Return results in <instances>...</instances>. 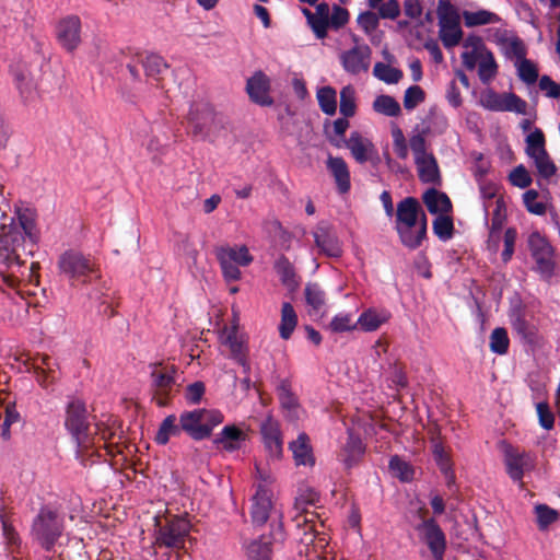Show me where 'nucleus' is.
<instances>
[{"instance_id": "1", "label": "nucleus", "mask_w": 560, "mask_h": 560, "mask_svg": "<svg viewBox=\"0 0 560 560\" xmlns=\"http://www.w3.org/2000/svg\"><path fill=\"white\" fill-rule=\"evenodd\" d=\"M399 240L409 249H417L427 237L428 218L415 197H406L397 203L396 226Z\"/></svg>"}, {"instance_id": "2", "label": "nucleus", "mask_w": 560, "mask_h": 560, "mask_svg": "<svg viewBox=\"0 0 560 560\" xmlns=\"http://www.w3.org/2000/svg\"><path fill=\"white\" fill-rule=\"evenodd\" d=\"M90 412L80 398H71L66 406L65 427L82 452L95 446V436L91 432Z\"/></svg>"}, {"instance_id": "3", "label": "nucleus", "mask_w": 560, "mask_h": 560, "mask_svg": "<svg viewBox=\"0 0 560 560\" xmlns=\"http://www.w3.org/2000/svg\"><path fill=\"white\" fill-rule=\"evenodd\" d=\"M155 540L154 545L162 549L179 551L185 549V544L189 539L191 524L184 516L170 515L164 520L155 518Z\"/></svg>"}, {"instance_id": "4", "label": "nucleus", "mask_w": 560, "mask_h": 560, "mask_svg": "<svg viewBox=\"0 0 560 560\" xmlns=\"http://www.w3.org/2000/svg\"><path fill=\"white\" fill-rule=\"evenodd\" d=\"M179 421L189 438L202 441L212 435L214 428L224 421V416L218 409L196 408L183 411Z\"/></svg>"}, {"instance_id": "5", "label": "nucleus", "mask_w": 560, "mask_h": 560, "mask_svg": "<svg viewBox=\"0 0 560 560\" xmlns=\"http://www.w3.org/2000/svg\"><path fill=\"white\" fill-rule=\"evenodd\" d=\"M58 267L60 272L72 281L86 283L100 277L95 261L90 256L72 249L60 255Z\"/></svg>"}, {"instance_id": "6", "label": "nucleus", "mask_w": 560, "mask_h": 560, "mask_svg": "<svg viewBox=\"0 0 560 560\" xmlns=\"http://www.w3.org/2000/svg\"><path fill=\"white\" fill-rule=\"evenodd\" d=\"M63 532L62 520L50 509L42 508L32 524V536L50 551Z\"/></svg>"}, {"instance_id": "7", "label": "nucleus", "mask_w": 560, "mask_h": 560, "mask_svg": "<svg viewBox=\"0 0 560 560\" xmlns=\"http://www.w3.org/2000/svg\"><path fill=\"white\" fill-rule=\"evenodd\" d=\"M528 248L535 261L533 270L545 279L549 280L555 273V248L549 241L539 232H532L528 236Z\"/></svg>"}, {"instance_id": "8", "label": "nucleus", "mask_w": 560, "mask_h": 560, "mask_svg": "<svg viewBox=\"0 0 560 560\" xmlns=\"http://www.w3.org/2000/svg\"><path fill=\"white\" fill-rule=\"evenodd\" d=\"M177 369L175 365L155 364L151 372L153 400L159 407H165L174 396Z\"/></svg>"}, {"instance_id": "9", "label": "nucleus", "mask_w": 560, "mask_h": 560, "mask_svg": "<svg viewBox=\"0 0 560 560\" xmlns=\"http://www.w3.org/2000/svg\"><path fill=\"white\" fill-rule=\"evenodd\" d=\"M24 243V235L15 225L8 230L2 225V233L0 234L1 262L8 268L22 267L24 265L22 253H26Z\"/></svg>"}, {"instance_id": "10", "label": "nucleus", "mask_w": 560, "mask_h": 560, "mask_svg": "<svg viewBox=\"0 0 560 560\" xmlns=\"http://www.w3.org/2000/svg\"><path fill=\"white\" fill-rule=\"evenodd\" d=\"M422 542L427 545L434 560H444L446 536L433 517L424 518L416 526Z\"/></svg>"}, {"instance_id": "11", "label": "nucleus", "mask_w": 560, "mask_h": 560, "mask_svg": "<svg viewBox=\"0 0 560 560\" xmlns=\"http://www.w3.org/2000/svg\"><path fill=\"white\" fill-rule=\"evenodd\" d=\"M372 49L366 44H355L340 55L343 70L352 75L368 72L371 65Z\"/></svg>"}, {"instance_id": "12", "label": "nucleus", "mask_w": 560, "mask_h": 560, "mask_svg": "<svg viewBox=\"0 0 560 560\" xmlns=\"http://www.w3.org/2000/svg\"><path fill=\"white\" fill-rule=\"evenodd\" d=\"M260 434L268 456L272 459H280L283 454V438L280 423L268 416L260 423Z\"/></svg>"}, {"instance_id": "13", "label": "nucleus", "mask_w": 560, "mask_h": 560, "mask_svg": "<svg viewBox=\"0 0 560 560\" xmlns=\"http://www.w3.org/2000/svg\"><path fill=\"white\" fill-rule=\"evenodd\" d=\"M316 246L320 253L328 257H340L342 255L341 243L334 228L326 221H320L313 231Z\"/></svg>"}, {"instance_id": "14", "label": "nucleus", "mask_w": 560, "mask_h": 560, "mask_svg": "<svg viewBox=\"0 0 560 560\" xmlns=\"http://www.w3.org/2000/svg\"><path fill=\"white\" fill-rule=\"evenodd\" d=\"M188 119L192 125L194 135L205 137L214 126L215 113L209 103L196 102L190 107Z\"/></svg>"}, {"instance_id": "15", "label": "nucleus", "mask_w": 560, "mask_h": 560, "mask_svg": "<svg viewBox=\"0 0 560 560\" xmlns=\"http://www.w3.org/2000/svg\"><path fill=\"white\" fill-rule=\"evenodd\" d=\"M57 39L67 51H74L81 44V20L78 15H68L57 26Z\"/></svg>"}, {"instance_id": "16", "label": "nucleus", "mask_w": 560, "mask_h": 560, "mask_svg": "<svg viewBox=\"0 0 560 560\" xmlns=\"http://www.w3.org/2000/svg\"><path fill=\"white\" fill-rule=\"evenodd\" d=\"M343 144L351 152L353 159L363 164L368 161L376 164L378 162L377 150L373 142L363 137L359 131H352L350 137L343 141Z\"/></svg>"}, {"instance_id": "17", "label": "nucleus", "mask_w": 560, "mask_h": 560, "mask_svg": "<svg viewBox=\"0 0 560 560\" xmlns=\"http://www.w3.org/2000/svg\"><path fill=\"white\" fill-rule=\"evenodd\" d=\"M504 464L506 472L513 481L521 482L525 470L533 467V459L529 453L520 452L509 446L504 452Z\"/></svg>"}, {"instance_id": "18", "label": "nucleus", "mask_w": 560, "mask_h": 560, "mask_svg": "<svg viewBox=\"0 0 560 560\" xmlns=\"http://www.w3.org/2000/svg\"><path fill=\"white\" fill-rule=\"evenodd\" d=\"M270 80L262 72L257 71L247 80L246 92L249 98L261 106H270L273 104L272 97L269 95Z\"/></svg>"}, {"instance_id": "19", "label": "nucleus", "mask_w": 560, "mask_h": 560, "mask_svg": "<svg viewBox=\"0 0 560 560\" xmlns=\"http://www.w3.org/2000/svg\"><path fill=\"white\" fill-rule=\"evenodd\" d=\"M272 508L271 493L262 485L257 487L256 493L253 498L252 504V522L256 526H262L269 518L270 511Z\"/></svg>"}, {"instance_id": "20", "label": "nucleus", "mask_w": 560, "mask_h": 560, "mask_svg": "<svg viewBox=\"0 0 560 560\" xmlns=\"http://www.w3.org/2000/svg\"><path fill=\"white\" fill-rule=\"evenodd\" d=\"M136 60L144 70L148 79L154 80L158 84L162 80V74L168 69L164 58L153 52H138Z\"/></svg>"}, {"instance_id": "21", "label": "nucleus", "mask_w": 560, "mask_h": 560, "mask_svg": "<svg viewBox=\"0 0 560 560\" xmlns=\"http://www.w3.org/2000/svg\"><path fill=\"white\" fill-rule=\"evenodd\" d=\"M418 177L423 184L441 185V173L433 154L415 160Z\"/></svg>"}, {"instance_id": "22", "label": "nucleus", "mask_w": 560, "mask_h": 560, "mask_svg": "<svg viewBox=\"0 0 560 560\" xmlns=\"http://www.w3.org/2000/svg\"><path fill=\"white\" fill-rule=\"evenodd\" d=\"M328 171L335 178L337 188L340 194H346L350 190V172L346 161L339 156L329 155L326 162Z\"/></svg>"}, {"instance_id": "23", "label": "nucleus", "mask_w": 560, "mask_h": 560, "mask_svg": "<svg viewBox=\"0 0 560 560\" xmlns=\"http://www.w3.org/2000/svg\"><path fill=\"white\" fill-rule=\"evenodd\" d=\"M224 343L230 349L231 358L244 369V373H249L250 366L247 358L248 350L244 341L238 338L237 330L235 328L229 331L224 339Z\"/></svg>"}, {"instance_id": "24", "label": "nucleus", "mask_w": 560, "mask_h": 560, "mask_svg": "<svg viewBox=\"0 0 560 560\" xmlns=\"http://www.w3.org/2000/svg\"><path fill=\"white\" fill-rule=\"evenodd\" d=\"M304 299L310 315L324 312L327 296L322 285L317 282H307L304 288Z\"/></svg>"}, {"instance_id": "25", "label": "nucleus", "mask_w": 560, "mask_h": 560, "mask_svg": "<svg viewBox=\"0 0 560 560\" xmlns=\"http://www.w3.org/2000/svg\"><path fill=\"white\" fill-rule=\"evenodd\" d=\"M245 433L234 424L225 425L213 439V444L221 445L226 452L237 451L240 443L245 440Z\"/></svg>"}, {"instance_id": "26", "label": "nucleus", "mask_w": 560, "mask_h": 560, "mask_svg": "<svg viewBox=\"0 0 560 560\" xmlns=\"http://www.w3.org/2000/svg\"><path fill=\"white\" fill-rule=\"evenodd\" d=\"M365 452V446L361 440V438L353 433V431H348L347 442L343 445L341 456L345 465L348 468H351L355 465L360 458L363 456Z\"/></svg>"}, {"instance_id": "27", "label": "nucleus", "mask_w": 560, "mask_h": 560, "mask_svg": "<svg viewBox=\"0 0 560 560\" xmlns=\"http://www.w3.org/2000/svg\"><path fill=\"white\" fill-rule=\"evenodd\" d=\"M422 200L427 206L428 211L432 214H443L452 211V202L448 196L435 188L428 189L423 194Z\"/></svg>"}, {"instance_id": "28", "label": "nucleus", "mask_w": 560, "mask_h": 560, "mask_svg": "<svg viewBox=\"0 0 560 560\" xmlns=\"http://www.w3.org/2000/svg\"><path fill=\"white\" fill-rule=\"evenodd\" d=\"M289 450L292 452L294 462L298 466L314 464L312 447L306 433H300L296 440L290 442Z\"/></svg>"}, {"instance_id": "29", "label": "nucleus", "mask_w": 560, "mask_h": 560, "mask_svg": "<svg viewBox=\"0 0 560 560\" xmlns=\"http://www.w3.org/2000/svg\"><path fill=\"white\" fill-rule=\"evenodd\" d=\"M182 432H184V429L182 428L179 418L177 419L175 415H168L161 422L154 441L159 445H166L171 438H178L180 436Z\"/></svg>"}, {"instance_id": "30", "label": "nucleus", "mask_w": 560, "mask_h": 560, "mask_svg": "<svg viewBox=\"0 0 560 560\" xmlns=\"http://www.w3.org/2000/svg\"><path fill=\"white\" fill-rule=\"evenodd\" d=\"M272 538L261 535L258 539L253 540L246 548L248 560H271L272 556Z\"/></svg>"}, {"instance_id": "31", "label": "nucleus", "mask_w": 560, "mask_h": 560, "mask_svg": "<svg viewBox=\"0 0 560 560\" xmlns=\"http://www.w3.org/2000/svg\"><path fill=\"white\" fill-rule=\"evenodd\" d=\"M55 365L54 360L46 355H38L36 362L34 363V372L37 378V382L43 386L47 387L55 380Z\"/></svg>"}, {"instance_id": "32", "label": "nucleus", "mask_w": 560, "mask_h": 560, "mask_svg": "<svg viewBox=\"0 0 560 560\" xmlns=\"http://www.w3.org/2000/svg\"><path fill=\"white\" fill-rule=\"evenodd\" d=\"M18 219L20 226L16 228L22 232L25 240L28 238L33 248L38 241V232L33 212L28 209L19 210Z\"/></svg>"}, {"instance_id": "33", "label": "nucleus", "mask_w": 560, "mask_h": 560, "mask_svg": "<svg viewBox=\"0 0 560 560\" xmlns=\"http://www.w3.org/2000/svg\"><path fill=\"white\" fill-rule=\"evenodd\" d=\"M298 325V315L291 303L284 302L281 307V319L279 324V335L288 340Z\"/></svg>"}, {"instance_id": "34", "label": "nucleus", "mask_w": 560, "mask_h": 560, "mask_svg": "<svg viewBox=\"0 0 560 560\" xmlns=\"http://www.w3.org/2000/svg\"><path fill=\"white\" fill-rule=\"evenodd\" d=\"M217 257H223L225 260L236 264L238 266H248L253 261V256L249 254L248 248L242 245L238 248L225 246L217 250Z\"/></svg>"}, {"instance_id": "35", "label": "nucleus", "mask_w": 560, "mask_h": 560, "mask_svg": "<svg viewBox=\"0 0 560 560\" xmlns=\"http://www.w3.org/2000/svg\"><path fill=\"white\" fill-rule=\"evenodd\" d=\"M389 315L386 312H377L373 308L364 311L357 320V326L364 331H375L386 323Z\"/></svg>"}, {"instance_id": "36", "label": "nucleus", "mask_w": 560, "mask_h": 560, "mask_svg": "<svg viewBox=\"0 0 560 560\" xmlns=\"http://www.w3.org/2000/svg\"><path fill=\"white\" fill-rule=\"evenodd\" d=\"M433 444V456L434 459L440 468V470L446 476L447 478V485L450 486L451 482L454 480V475L452 471V463L451 458L445 451L442 441L439 438L432 439Z\"/></svg>"}, {"instance_id": "37", "label": "nucleus", "mask_w": 560, "mask_h": 560, "mask_svg": "<svg viewBox=\"0 0 560 560\" xmlns=\"http://www.w3.org/2000/svg\"><path fill=\"white\" fill-rule=\"evenodd\" d=\"M275 270L280 277V281L290 290H294L298 287L296 275L293 265L290 260L281 255L275 262Z\"/></svg>"}, {"instance_id": "38", "label": "nucleus", "mask_w": 560, "mask_h": 560, "mask_svg": "<svg viewBox=\"0 0 560 560\" xmlns=\"http://www.w3.org/2000/svg\"><path fill=\"white\" fill-rule=\"evenodd\" d=\"M512 329L525 341L528 343H534L537 339V328L536 326L528 322L524 315L516 314L511 320Z\"/></svg>"}, {"instance_id": "39", "label": "nucleus", "mask_w": 560, "mask_h": 560, "mask_svg": "<svg viewBox=\"0 0 560 560\" xmlns=\"http://www.w3.org/2000/svg\"><path fill=\"white\" fill-rule=\"evenodd\" d=\"M316 5L315 20L313 22V32L318 39H324L327 36L329 28L330 7L326 2Z\"/></svg>"}, {"instance_id": "40", "label": "nucleus", "mask_w": 560, "mask_h": 560, "mask_svg": "<svg viewBox=\"0 0 560 560\" xmlns=\"http://www.w3.org/2000/svg\"><path fill=\"white\" fill-rule=\"evenodd\" d=\"M375 113L387 117H397L401 113L399 103L390 95L382 94L375 97L372 104Z\"/></svg>"}, {"instance_id": "41", "label": "nucleus", "mask_w": 560, "mask_h": 560, "mask_svg": "<svg viewBox=\"0 0 560 560\" xmlns=\"http://www.w3.org/2000/svg\"><path fill=\"white\" fill-rule=\"evenodd\" d=\"M439 36L445 48L457 46L463 39V31L459 26V22L453 20L452 24L440 26Z\"/></svg>"}, {"instance_id": "42", "label": "nucleus", "mask_w": 560, "mask_h": 560, "mask_svg": "<svg viewBox=\"0 0 560 560\" xmlns=\"http://www.w3.org/2000/svg\"><path fill=\"white\" fill-rule=\"evenodd\" d=\"M319 108L326 115L332 116L337 110V93L331 86H323L317 91Z\"/></svg>"}, {"instance_id": "43", "label": "nucleus", "mask_w": 560, "mask_h": 560, "mask_svg": "<svg viewBox=\"0 0 560 560\" xmlns=\"http://www.w3.org/2000/svg\"><path fill=\"white\" fill-rule=\"evenodd\" d=\"M464 23L467 27H474L479 25H487L499 22V16L487 10H479L476 12L464 11L463 12Z\"/></svg>"}, {"instance_id": "44", "label": "nucleus", "mask_w": 560, "mask_h": 560, "mask_svg": "<svg viewBox=\"0 0 560 560\" xmlns=\"http://www.w3.org/2000/svg\"><path fill=\"white\" fill-rule=\"evenodd\" d=\"M529 158L534 161V165L540 177L549 179L556 175L558 168L547 151H542Z\"/></svg>"}, {"instance_id": "45", "label": "nucleus", "mask_w": 560, "mask_h": 560, "mask_svg": "<svg viewBox=\"0 0 560 560\" xmlns=\"http://www.w3.org/2000/svg\"><path fill=\"white\" fill-rule=\"evenodd\" d=\"M339 110L346 118L353 117L357 113L355 90L352 85H346L340 91Z\"/></svg>"}, {"instance_id": "46", "label": "nucleus", "mask_w": 560, "mask_h": 560, "mask_svg": "<svg viewBox=\"0 0 560 560\" xmlns=\"http://www.w3.org/2000/svg\"><path fill=\"white\" fill-rule=\"evenodd\" d=\"M510 347V339L508 331L503 327H497L490 335L489 348L490 351L503 355L506 354Z\"/></svg>"}, {"instance_id": "47", "label": "nucleus", "mask_w": 560, "mask_h": 560, "mask_svg": "<svg viewBox=\"0 0 560 560\" xmlns=\"http://www.w3.org/2000/svg\"><path fill=\"white\" fill-rule=\"evenodd\" d=\"M373 75L387 84H396L402 78V71L384 62H376Z\"/></svg>"}, {"instance_id": "48", "label": "nucleus", "mask_w": 560, "mask_h": 560, "mask_svg": "<svg viewBox=\"0 0 560 560\" xmlns=\"http://www.w3.org/2000/svg\"><path fill=\"white\" fill-rule=\"evenodd\" d=\"M277 394L280 405L283 409L289 411L295 410L299 407L298 397L291 389V383L288 380H282L277 387Z\"/></svg>"}, {"instance_id": "49", "label": "nucleus", "mask_w": 560, "mask_h": 560, "mask_svg": "<svg viewBox=\"0 0 560 560\" xmlns=\"http://www.w3.org/2000/svg\"><path fill=\"white\" fill-rule=\"evenodd\" d=\"M485 52V57L479 62L478 75L482 83H489L497 75L498 65L490 50Z\"/></svg>"}, {"instance_id": "50", "label": "nucleus", "mask_w": 560, "mask_h": 560, "mask_svg": "<svg viewBox=\"0 0 560 560\" xmlns=\"http://www.w3.org/2000/svg\"><path fill=\"white\" fill-rule=\"evenodd\" d=\"M433 233L441 241H448L454 234L453 219L448 215L440 214L433 220Z\"/></svg>"}, {"instance_id": "51", "label": "nucleus", "mask_w": 560, "mask_h": 560, "mask_svg": "<svg viewBox=\"0 0 560 560\" xmlns=\"http://www.w3.org/2000/svg\"><path fill=\"white\" fill-rule=\"evenodd\" d=\"M388 467L401 481H410L413 479L415 470L412 466L397 455L389 459Z\"/></svg>"}, {"instance_id": "52", "label": "nucleus", "mask_w": 560, "mask_h": 560, "mask_svg": "<svg viewBox=\"0 0 560 560\" xmlns=\"http://www.w3.org/2000/svg\"><path fill=\"white\" fill-rule=\"evenodd\" d=\"M526 149L525 152L528 156H534V154L540 153L546 150V138L541 129L535 128L533 132H530L526 137Z\"/></svg>"}, {"instance_id": "53", "label": "nucleus", "mask_w": 560, "mask_h": 560, "mask_svg": "<svg viewBox=\"0 0 560 560\" xmlns=\"http://www.w3.org/2000/svg\"><path fill=\"white\" fill-rule=\"evenodd\" d=\"M537 525L540 530L548 528L559 516L558 512L546 504H537L535 506Z\"/></svg>"}, {"instance_id": "54", "label": "nucleus", "mask_w": 560, "mask_h": 560, "mask_svg": "<svg viewBox=\"0 0 560 560\" xmlns=\"http://www.w3.org/2000/svg\"><path fill=\"white\" fill-rule=\"evenodd\" d=\"M436 13L439 26L452 24L453 20L459 22V15L450 0H439Z\"/></svg>"}, {"instance_id": "55", "label": "nucleus", "mask_w": 560, "mask_h": 560, "mask_svg": "<svg viewBox=\"0 0 560 560\" xmlns=\"http://www.w3.org/2000/svg\"><path fill=\"white\" fill-rule=\"evenodd\" d=\"M516 67L520 79L526 84H534L538 80V69L533 61L524 59L517 62Z\"/></svg>"}, {"instance_id": "56", "label": "nucleus", "mask_w": 560, "mask_h": 560, "mask_svg": "<svg viewBox=\"0 0 560 560\" xmlns=\"http://www.w3.org/2000/svg\"><path fill=\"white\" fill-rule=\"evenodd\" d=\"M424 100L425 93L423 89L419 85H411L405 91L404 107L407 110H412Z\"/></svg>"}, {"instance_id": "57", "label": "nucleus", "mask_w": 560, "mask_h": 560, "mask_svg": "<svg viewBox=\"0 0 560 560\" xmlns=\"http://www.w3.org/2000/svg\"><path fill=\"white\" fill-rule=\"evenodd\" d=\"M504 93L500 94L493 90H487L482 93L480 104L493 112H502Z\"/></svg>"}, {"instance_id": "58", "label": "nucleus", "mask_w": 560, "mask_h": 560, "mask_svg": "<svg viewBox=\"0 0 560 560\" xmlns=\"http://www.w3.org/2000/svg\"><path fill=\"white\" fill-rule=\"evenodd\" d=\"M328 328L332 332H346L351 331L357 328V322H352V317L350 314H337L334 316L331 322L329 323Z\"/></svg>"}, {"instance_id": "59", "label": "nucleus", "mask_w": 560, "mask_h": 560, "mask_svg": "<svg viewBox=\"0 0 560 560\" xmlns=\"http://www.w3.org/2000/svg\"><path fill=\"white\" fill-rule=\"evenodd\" d=\"M538 191L529 189L523 194V202L526 210L533 214L542 215L546 212V205L537 201Z\"/></svg>"}, {"instance_id": "60", "label": "nucleus", "mask_w": 560, "mask_h": 560, "mask_svg": "<svg viewBox=\"0 0 560 560\" xmlns=\"http://www.w3.org/2000/svg\"><path fill=\"white\" fill-rule=\"evenodd\" d=\"M527 103L515 93H504L502 112H513L516 114H526Z\"/></svg>"}, {"instance_id": "61", "label": "nucleus", "mask_w": 560, "mask_h": 560, "mask_svg": "<svg viewBox=\"0 0 560 560\" xmlns=\"http://www.w3.org/2000/svg\"><path fill=\"white\" fill-rule=\"evenodd\" d=\"M349 19L350 13L347 9L334 4L329 16V27L335 31H338L342 28L346 24H348Z\"/></svg>"}, {"instance_id": "62", "label": "nucleus", "mask_w": 560, "mask_h": 560, "mask_svg": "<svg viewBox=\"0 0 560 560\" xmlns=\"http://www.w3.org/2000/svg\"><path fill=\"white\" fill-rule=\"evenodd\" d=\"M509 179L513 186L518 188H527L532 184V177L524 165H517L509 175Z\"/></svg>"}, {"instance_id": "63", "label": "nucleus", "mask_w": 560, "mask_h": 560, "mask_svg": "<svg viewBox=\"0 0 560 560\" xmlns=\"http://www.w3.org/2000/svg\"><path fill=\"white\" fill-rule=\"evenodd\" d=\"M357 22L365 34H372L378 27L380 16L373 11H364L358 15Z\"/></svg>"}, {"instance_id": "64", "label": "nucleus", "mask_w": 560, "mask_h": 560, "mask_svg": "<svg viewBox=\"0 0 560 560\" xmlns=\"http://www.w3.org/2000/svg\"><path fill=\"white\" fill-rule=\"evenodd\" d=\"M536 411L540 427L548 431L551 430L555 425V415L551 411L548 402H538L536 405Z\"/></svg>"}]
</instances>
